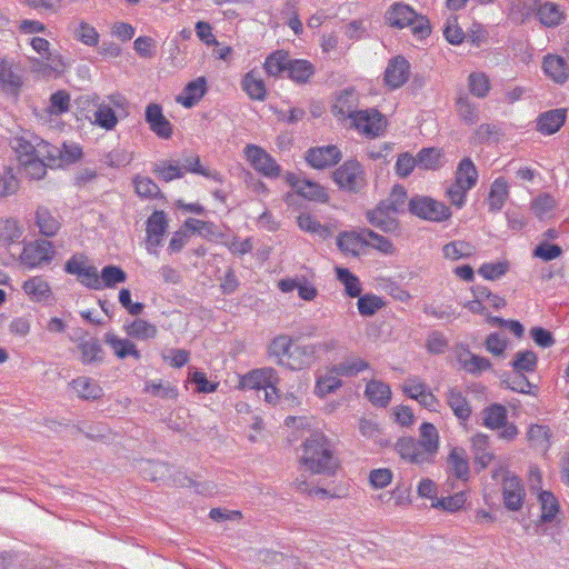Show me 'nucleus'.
Wrapping results in <instances>:
<instances>
[{"label":"nucleus","mask_w":569,"mask_h":569,"mask_svg":"<svg viewBox=\"0 0 569 569\" xmlns=\"http://www.w3.org/2000/svg\"><path fill=\"white\" fill-rule=\"evenodd\" d=\"M300 461L307 470L317 475L332 476L339 468L332 445L322 432H313L303 441Z\"/></svg>","instance_id":"nucleus-1"},{"label":"nucleus","mask_w":569,"mask_h":569,"mask_svg":"<svg viewBox=\"0 0 569 569\" xmlns=\"http://www.w3.org/2000/svg\"><path fill=\"white\" fill-rule=\"evenodd\" d=\"M386 20L390 27L403 29L411 27L412 33L423 39L430 34L429 20L416 13L408 4L396 2L386 12Z\"/></svg>","instance_id":"nucleus-2"},{"label":"nucleus","mask_w":569,"mask_h":569,"mask_svg":"<svg viewBox=\"0 0 569 569\" xmlns=\"http://www.w3.org/2000/svg\"><path fill=\"white\" fill-rule=\"evenodd\" d=\"M408 209L413 216L431 222H443L451 217L448 206L428 196L412 197L409 200Z\"/></svg>","instance_id":"nucleus-3"},{"label":"nucleus","mask_w":569,"mask_h":569,"mask_svg":"<svg viewBox=\"0 0 569 569\" xmlns=\"http://www.w3.org/2000/svg\"><path fill=\"white\" fill-rule=\"evenodd\" d=\"M499 477H502V493L506 508L512 511L520 510L526 495L521 479L503 468L493 471L492 478L497 480Z\"/></svg>","instance_id":"nucleus-4"},{"label":"nucleus","mask_w":569,"mask_h":569,"mask_svg":"<svg viewBox=\"0 0 569 569\" xmlns=\"http://www.w3.org/2000/svg\"><path fill=\"white\" fill-rule=\"evenodd\" d=\"M23 87V69L13 59L0 57V91L18 98Z\"/></svg>","instance_id":"nucleus-5"},{"label":"nucleus","mask_w":569,"mask_h":569,"mask_svg":"<svg viewBox=\"0 0 569 569\" xmlns=\"http://www.w3.org/2000/svg\"><path fill=\"white\" fill-rule=\"evenodd\" d=\"M351 124L359 133L372 139L385 132L387 119L377 109H365L353 114Z\"/></svg>","instance_id":"nucleus-6"},{"label":"nucleus","mask_w":569,"mask_h":569,"mask_svg":"<svg viewBox=\"0 0 569 569\" xmlns=\"http://www.w3.org/2000/svg\"><path fill=\"white\" fill-rule=\"evenodd\" d=\"M335 182L347 191L357 192L366 184L365 172L360 162L346 161L333 172Z\"/></svg>","instance_id":"nucleus-7"},{"label":"nucleus","mask_w":569,"mask_h":569,"mask_svg":"<svg viewBox=\"0 0 569 569\" xmlns=\"http://www.w3.org/2000/svg\"><path fill=\"white\" fill-rule=\"evenodd\" d=\"M54 256L52 242L39 239L24 244L20 254V261L26 267L33 269L42 263H49Z\"/></svg>","instance_id":"nucleus-8"},{"label":"nucleus","mask_w":569,"mask_h":569,"mask_svg":"<svg viewBox=\"0 0 569 569\" xmlns=\"http://www.w3.org/2000/svg\"><path fill=\"white\" fill-rule=\"evenodd\" d=\"M244 156L252 168L267 178H278L281 168L266 150L256 144H248L244 148Z\"/></svg>","instance_id":"nucleus-9"},{"label":"nucleus","mask_w":569,"mask_h":569,"mask_svg":"<svg viewBox=\"0 0 569 569\" xmlns=\"http://www.w3.org/2000/svg\"><path fill=\"white\" fill-rule=\"evenodd\" d=\"M286 179L296 192L306 199L318 202H327L329 199L326 189L321 184L311 181L301 174L288 173Z\"/></svg>","instance_id":"nucleus-10"},{"label":"nucleus","mask_w":569,"mask_h":569,"mask_svg":"<svg viewBox=\"0 0 569 569\" xmlns=\"http://www.w3.org/2000/svg\"><path fill=\"white\" fill-rule=\"evenodd\" d=\"M168 228L167 216L163 211H154L147 220V242L149 253L158 256L157 248L161 246Z\"/></svg>","instance_id":"nucleus-11"},{"label":"nucleus","mask_w":569,"mask_h":569,"mask_svg":"<svg viewBox=\"0 0 569 569\" xmlns=\"http://www.w3.org/2000/svg\"><path fill=\"white\" fill-rule=\"evenodd\" d=\"M399 456L413 465L431 463L432 458L426 452L422 443L412 437L400 438L395 445Z\"/></svg>","instance_id":"nucleus-12"},{"label":"nucleus","mask_w":569,"mask_h":569,"mask_svg":"<svg viewBox=\"0 0 569 569\" xmlns=\"http://www.w3.org/2000/svg\"><path fill=\"white\" fill-rule=\"evenodd\" d=\"M77 350L80 355L79 360L83 366H100L104 361L106 352L100 341L94 337L78 339Z\"/></svg>","instance_id":"nucleus-13"},{"label":"nucleus","mask_w":569,"mask_h":569,"mask_svg":"<svg viewBox=\"0 0 569 569\" xmlns=\"http://www.w3.org/2000/svg\"><path fill=\"white\" fill-rule=\"evenodd\" d=\"M306 160L312 168L325 169L337 164L341 160V152L333 144L316 147L307 151Z\"/></svg>","instance_id":"nucleus-14"},{"label":"nucleus","mask_w":569,"mask_h":569,"mask_svg":"<svg viewBox=\"0 0 569 569\" xmlns=\"http://www.w3.org/2000/svg\"><path fill=\"white\" fill-rule=\"evenodd\" d=\"M279 381L278 372L271 367H264L246 373L240 380V386L243 389L261 390L271 387L272 383H279Z\"/></svg>","instance_id":"nucleus-15"},{"label":"nucleus","mask_w":569,"mask_h":569,"mask_svg":"<svg viewBox=\"0 0 569 569\" xmlns=\"http://www.w3.org/2000/svg\"><path fill=\"white\" fill-rule=\"evenodd\" d=\"M146 121L150 130L161 139H170L173 128L170 121L163 116L162 108L158 103H149L146 108Z\"/></svg>","instance_id":"nucleus-16"},{"label":"nucleus","mask_w":569,"mask_h":569,"mask_svg":"<svg viewBox=\"0 0 569 569\" xmlns=\"http://www.w3.org/2000/svg\"><path fill=\"white\" fill-rule=\"evenodd\" d=\"M410 64L403 57L392 58L385 71V82L390 89L402 87L409 79Z\"/></svg>","instance_id":"nucleus-17"},{"label":"nucleus","mask_w":569,"mask_h":569,"mask_svg":"<svg viewBox=\"0 0 569 569\" xmlns=\"http://www.w3.org/2000/svg\"><path fill=\"white\" fill-rule=\"evenodd\" d=\"M445 400L447 406L452 410L455 417L461 422L466 423L472 413L471 406L467 400L460 388L450 387L445 392Z\"/></svg>","instance_id":"nucleus-18"},{"label":"nucleus","mask_w":569,"mask_h":569,"mask_svg":"<svg viewBox=\"0 0 569 569\" xmlns=\"http://www.w3.org/2000/svg\"><path fill=\"white\" fill-rule=\"evenodd\" d=\"M397 213L391 211L383 201L367 212L369 223L383 232H392L397 230L399 223L396 219Z\"/></svg>","instance_id":"nucleus-19"},{"label":"nucleus","mask_w":569,"mask_h":569,"mask_svg":"<svg viewBox=\"0 0 569 569\" xmlns=\"http://www.w3.org/2000/svg\"><path fill=\"white\" fill-rule=\"evenodd\" d=\"M318 360L313 343L293 345L290 352V361L286 362V368L290 370H302L310 368Z\"/></svg>","instance_id":"nucleus-20"},{"label":"nucleus","mask_w":569,"mask_h":569,"mask_svg":"<svg viewBox=\"0 0 569 569\" xmlns=\"http://www.w3.org/2000/svg\"><path fill=\"white\" fill-rule=\"evenodd\" d=\"M567 119V110L563 108L551 109L539 114L537 118V130L550 136L560 130Z\"/></svg>","instance_id":"nucleus-21"},{"label":"nucleus","mask_w":569,"mask_h":569,"mask_svg":"<svg viewBox=\"0 0 569 569\" xmlns=\"http://www.w3.org/2000/svg\"><path fill=\"white\" fill-rule=\"evenodd\" d=\"M510 194L509 183L503 177L496 178L491 186L486 199L490 212H499Z\"/></svg>","instance_id":"nucleus-22"},{"label":"nucleus","mask_w":569,"mask_h":569,"mask_svg":"<svg viewBox=\"0 0 569 569\" xmlns=\"http://www.w3.org/2000/svg\"><path fill=\"white\" fill-rule=\"evenodd\" d=\"M293 339L287 335H279L272 339L268 346V356L274 359L278 366L286 367V362L290 361V352L292 351Z\"/></svg>","instance_id":"nucleus-23"},{"label":"nucleus","mask_w":569,"mask_h":569,"mask_svg":"<svg viewBox=\"0 0 569 569\" xmlns=\"http://www.w3.org/2000/svg\"><path fill=\"white\" fill-rule=\"evenodd\" d=\"M23 232L24 228L17 219L0 218V248L20 242Z\"/></svg>","instance_id":"nucleus-24"},{"label":"nucleus","mask_w":569,"mask_h":569,"mask_svg":"<svg viewBox=\"0 0 569 569\" xmlns=\"http://www.w3.org/2000/svg\"><path fill=\"white\" fill-rule=\"evenodd\" d=\"M449 472L459 480L467 481L470 476L469 460L463 448L455 447L448 456Z\"/></svg>","instance_id":"nucleus-25"},{"label":"nucleus","mask_w":569,"mask_h":569,"mask_svg":"<svg viewBox=\"0 0 569 569\" xmlns=\"http://www.w3.org/2000/svg\"><path fill=\"white\" fill-rule=\"evenodd\" d=\"M207 92V80L204 77H199L190 81L183 89L182 93L178 96L177 101L186 108L193 107Z\"/></svg>","instance_id":"nucleus-26"},{"label":"nucleus","mask_w":569,"mask_h":569,"mask_svg":"<svg viewBox=\"0 0 569 569\" xmlns=\"http://www.w3.org/2000/svg\"><path fill=\"white\" fill-rule=\"evenodd\" d=\"M104 342L108 346H110V348L113 350V353L119 359H124L129 356L133 357L136 360H139L141 358L140 351L138 350L137 346L127 338H119L113 333H106Z\"/></svg>","instance_id":"nucleus-27"},{"label":"nucleus","mask_w":569,"mask_h":569,"mask_svg":"<svg viewBox=\"0 0 569 569\" xmlns=\"http://www.w3.org/2000/svg\"><path fill=\"white\" fill-rule=\"evenodd\" d=\"M78 397L84 400H97L103 396L101 386L90 377H78L70 382Z\"/></svg>","instance_id":"nucleus-28"},{"label":"nucleus","mask_w":569,"mask_h":569,"mask_svg":"<svg viewBox=\"0 0 569 569\" xmlns=\"http://www.w3.org/2000/svg\"><path fill=\"white\" fill-rule=\"evenodd\" d=\"M315 66L305 59H291L288 64V78L298 84H306L313 77Z\"/></svg>","instance_id":"nucleus-29"},{"label":"nucleus","mask_w":569,"mask_h":569,"mask_svg":"<svg viewBox=\"0 0 569 569\" xmlns=\"http://www.w3.org/2000/svg\"><path fill=\"white\" fill-rule=\"evenodd\" d=\"M471 449L475 462L481 469L487 468L495 457L489 448V437L485 433L479 432L471 438Z\"/></svg>","instance_id":"nucleus-30"},{"label":"nucleus","mask_w":569,"mask_h":569,"mask_svg":"<svg viewBox=\"0 0 569 569\" xmlns=\"http://www.w3.org/2000/svg\"><path fill=\"white\" fill-rule=\"evenodd\" d=\"M537 17L541 24L547 28H552L562 23L565 20V12L557 3L546 1L543 3H539L537 8Z\"/></svg>","instance_id":"nucleus-31"},{"label":"nucleus","mask_w":569,"mask_h":569,"mask_svg":"<svg viewBox=\"0 0 569 569\" xmlns=\"http://www.w3.org/2000/svg\"><path fill=\"white\" fill-rule=\"evenodd\" d=\"M542 68L545 73L557 83H565L569 77L567 62L559 56L545 57Z\"/></svg>","instance_id":"nucleus-32"},{"label":"nucleus","mask_w":569,"mask_h":569,"mask_svg":"<svg viewBox=\"0 0 569 569\" xmlns=\"http://www.w3.org/2000/svg\"><path fill=\"white\" fill-rule=\"evenodd\" d=\"M482 426L490 430H499L508 419L507 408L500 403H492L481 410Z\"/></svg>","instance_id":"nucleus-33"},{"label":"nucleus","mask_w":569,"mask_h":569,"mask_svg":"<svg viewBox=\"0 0 569 569\" xmlns=\"http://www.w3.org/2000/svg\"><path fill=\"white\" fill-rule=\"evenodd\" d=\"M365 393L369 401L376 407L386 408L390 402V387L382 381H369L366 386Z\"/></svg>","instance_id":"nucleus-34"},{"label":"nucleus","mask_w":569,"mask_h":569,"mask_svg":"<svg viewBox=\"0 0 569 569\" xmlns=\"http://www.w3.org/2000/svg\"><path fill=\"white\" fill-rule=\"evenodd\" d=\"M358 101L356 94L352 91H343L340 93L335 104L332 106L333 113L340 119H350L352 121L353 114H356L359 110H357Z\"/></svg>","instance_id":"nucleus-35"},{"label":"nucleus","mask_w":569,"mask_h":569,"mask_svg":"<svg viewBox=\"0 0 569 569\" xmlns=\"http://www.w3.org/2000/svg\"><path fill=\"white\" fill-rule=\"evenodd\" d=\"M478 181V170L470 158H463L455 172V182L471 190Z\"/></svg>","instance_id":"nucleus-36"},{"label":"nucleus","mask_w":569,"mask_h":569,"mask_svg":"<svg viewBox=\"0 0 569 569\" xmlns=\"http://www.w3.org/2000/svg\"><path fill=\"white\" fill-rule=\"evenodd\" d=\"M123 329L129 337L138 340L153 339L158 333V329L153 323L141 318L126 323Z\"/></svg>","instance_id":"nucleus-37"},{"label":"nucleus","mask_w":569,"mask_h":569,"mask_svg":"<svg viewBox=\"0 0 569 569\" xmlns=\"http://www.w3.org/2000/svg\"><path fill=\"white\" fill-rule=\"evenodd\" d=\"M22 288L34 301H47L52 297L49 283L40 276L32 277L24 281Z\"/></svg>","instance_id":"nucleus-38"},{"label":"nucleus","mask_w":569,"mask_h":569,"mask_svg":"<svg viewBox=\"0 0 569 569\" xmlns=\"http://www.w3.org/2000/svg\"><path fill=\"white\" fill-rule=\"evenodd\" d=\"M30 46L32 49L38 52L42 59L46 60L43 63L44 68H49L50 70L58 71L63 67L60 57L53 56L50 51V42L40 37H33L30 40Z\"/></svg>","instance_id":"nucleus-39"},{"label":"nucleus","mask_w":569,"mask_h":569,"mask_svg":"<svg viewBox=\"0 0 569 569\" xmlns=\"http://www.w3.org/2000/svg\"><path fill=\"white\" fill-rule=\"evenodd\" d=\"M36 224L39 231L47 237H53L61 227L60 221L43 206L38 207L36 211Z\"/></svg>","instance_id":"nucleus-40"},{"label":"nucleus","mask_w":569,"mask_h":569,"mask_svg":"<svg viewBox=\"0 0 569 569\" xmlns=\"http://www.w3.org/2000/svg\"><path fill=\"white\" fill-rule=\"evenodd\" d=\"M420 438L417 441L422 443L426 452L435 460L439 450V433L437 428L429 422H423L420 426Z\"/></svg>","instance_id":"nucleus-41"},{"label":"nucleus","mask_w":569,"mask_h":569,"mask_svg":"<svg viewBox=\"0 0 569 569\" xmlns=\"http://www.w3.org/2000/svg\"><path fill=\"white\" fill-rule=\"evenodd\" d=\"M418 166L426 170H438L443 167V151L439 148H423L417 153Z\"/></svg>","instance_id":"nucleus-42"},{"label":"nucleus","mask_w":569,"mask_h":569,"mask_svg":"<svg viewBox=\"0 0 569 569\" xmlns=\"http://www.w3.org/2000/svg\"><path fill=\"white\" fill-rule=\"evenodd\" d=\"M369 363L359 357H349L332 366V372L341 377H355L358 373L367 370Z\"/></svg>","instance_id":"nucleus-43"},{"label":"nucleus","mask_w":569,"mask_h":569,"mask_svg":"<svg viewBox=\"0 0 569 569\" xmlns=\"http://www.w3.org/2000/svg\"><path fill=\"white\" fill-rule=\"evenodd\" d=\"M475 252V246L463 240L451 241L442 247L443 257L452 261L470 258Z\"/></svg>","instance_id":"nucleus-44"},{"label":"nucleus","mask_w":569,"mask_h":569,"mask_svg":"<svg viewBox=\"0 0 569 569\" xmlns=\"http://www.w3.org/2000/svg\"><path fill=\"white\" fill-rule=\"evenodd\" d=\"M340 377V375L332 372V368L327 373L319 376L316 381L315 393L320 398H325L336 392L342 386Z\"/></svg>","instance_id":"nucleus-45"},{"label":"nucleus","mask_w":569,"mask_h":569,"mask_svg":"<svg viewBox=\"0 0 569 569\" xmlns=\"http://www.w3.org/2000/svg\"><path fill=\"white\" fill-rule=\"evenodd\" d=\"M290 56L287 51L278 50L269 54L264 61V70L269 76L277 77L287 72Z\"/></svg>","instance_id":"nucleus-46"},{"label":"nucleus","mask_w":569,"mask_h":569,"mask_svg":"<svg viewBox=\"0 0 569 569\" xmlns=\"http://www.w3.org/2000/svg\"><path fill=\"white\" fill-rule=\"evenodd\" d=\"M242 89L253 100L263 101L266 99L267 89L264 82L254 71H250L243 77Z\"/></svg>","instance_id":"nucleus-47"},{"label":"nucleus","mask_w":569,"mask_h":569,"mask_svg":"<svg viewBox=\"0 0 569 569\" xmlns=\"http://www.w3.org/2000/svg\"><path fill=\"white\" fill-rule=\"evenodd\" d=\"M537 363L538 357L533 351L522 350L515 355L511 367L517 373L523 375L525 372H535L537 369Z\"/></svg>","instance_id":"nucleus-48"},{"label":"nucleus","mask_w":569,"mask_h":569,"mask_svg":"<svg viewBox=\"0 0 569 569\" xmlns=\"http://www.w3.org/2000/svg\"><path fill=\"white\" fill-rule=\"evenodd\" d=\"M133 186L137 194L144 199H160L162 193L158 184L149 177L136 176L133 178Z\"/></svg>","instance_id":"nucleus-49"},{"label":"nucleus","mask_w":569,"mask_h":569,"mask_svg":"<svg viewBox=\"0 0 569 569\" xmlns=\"http://www.w3.org/2000/svg\"><path fill=\"white\" fill-rule=\"evenodd\" d=\"M456 109L460 120L468 124L473 126L479 120V112L473 102L467 96H460L456 101Z\"/></svg>","instance_id":"nucleus-50"},{"label":"nucleus","mask_w":569,"mask_h":569,"mask_svg":"<svg viewBox=\"0 0 569 569\" xmlns=\"http://www.w3.org/2000/svg\"><path fill=\"white\" fill-rule=\"evenodd\" d=\"M93 117L92 123L104 130H112L118 124V118L109 103H99Z\"/></svg>","instance_id":"nucleus-51"},{"label":"nucleus","mask_w":569,"mask_h":569,"mask_svg":"<svg viewBox=\"0 0 569 569\" xmlns=\"http://www.w3.org/2000/svg\"><path fill=\"white\" fill-rule=\"evenodd\" d=\"M337 279L343 284L346 293L356 298L361 293V283L359 278L353 274L349 269L342 267H336Z\"/></svg>","instance_id":"nucleus-52"},{"label":"nucleus","mask_w":569,"mask_h":569,"mask_svg":"<svg viewBox=\"0 0 569 569\" xmlns=\"http://www.w3.org/2000/svg\"><path fill=\"white\" fill-rule=\"evenodd\" d=\"M365 242H367V238L363 236V230L359 233L343 232L338 237L337 246L341 251L356 256Z\"/></svg>","instance_id":"nucleus-53"},{"label":"nucleus","mask_w":569,"mask_h":569,"mask_svg":"<svg viewBox=\"0 0 569 569\" xmlns=\"http://www.w3.org/2000/svg\"><path fill=\"white\" fill-rule=\"evenodd\" d=\"M298 226L302 231L316 234L322 239L328 238L331 232L327 226L321 224L310 213H301L297 219Z\"/></svg>","instance_id":"nucleus-54"},{"label":"nucleus","mask_w":569,"mask_h":569,"mask_svg":"<svg viewBox=\"0 0 569 569\" xmlns=\"http://www.w3.org/2000/svg\"><path fill=\"white\" fill-rule=\"evenodd\" d=\"M152 172L164 182H170L183 177L182 168L168 160L156 162L152 167Z\"/></svg>","instance_id":"nucleus-55"},{"label":"nucleus","mask_w":569,"mask_h":569,"mask_svg":"<svg viewBox=\"0 0 569 569\" xmlns=\"http://www.w3.org/2000/svg\"><path fill=\"white\" fill-rule=\"evenodd\" d=\"M37 157L43 159L50 168L61 167V149L46 141L37 143Z\"/></svg>","instance_id":"nucleus-56"},{"label":"nucleus","mask_w":569,"mask_h":569,"mask_svg":"<svg viewBox=\"0 0 569 569\" xmlns=\"http://www.w3.org/2000/svg\"><path fill=\"white\" fill-rule=\"evenodd\" d=\"M180 167L182 168L183 172L187 171V172L198 173L206 178L213 179L214 181H218V182L222 181V177L218 171H211L201 166L199 156L186 158Z\"/></svg>","instance_id":"nucleus-57"},{"label":"nucleus","mask_w":569,"mask_h":569,"mask_svg":"<svg viewBox=\"0 0 569 569\" xmlns=\"http://www.w3.org/2000/svg\"><path fill=\"white\" fill-rule=\"evenodd\" d=\"M557 206L556 199L549 193L536 197L531 202V210L536 217L543 219L549 216Z\"/></svg>","instance_id":"nucleus-58"},{"label":"nucleus","mask_w":569,"mask_h":569,"mask_svg":"<svg viewBox=\"0 0 569 569\" xmlns=\"http://www.w3.org/2000/svg\"><path fill=\"white\" fill-rule=\"evenodd\" d=\"M469 91L477 98H485L490 90L489 78L483 72H472L468 77Z\"/></svg>","instance_id":"nucleus-59"},{"label":"nucleus","mask_w":569,"mask_h":569,"mask_svg":"<svg viewBox=\"0 0 569 569\" xmlns=\"http://www.w3.org/2000/svg\"><path fill=\"white\" fill-rule=\"evenodd\" d=\"M126 280L127 273L120 267L109 264L101 270V289L103 287L113 288L117 283L124 282Z\"/></svg>","instance_id":"nucleus-60"},{"label":"nucleus","mask_w":569,"mask_h":569,"mask_svg":"<svg viewBox=\"0 0 569 569\" xmlns=\"http://www.w3.org/2000/svg\"><path fill=\"white\" fill-rule=\"evenodd\" d=\"M539 501L541 505V520L545 522L552 521L559 510L556 497L550 491H541Z\"/></svg>","instance_id":"nucleus-61"},{"label":"nucleus","mask_w":569,"mask_h":569,"mask_svg":"<svg viewBox=\"0 0 569 569\" xmlns=\"http://www.w3.org/2000/svg\"><path fill=\"white\" fill-rule=\"evenodd\" d=\"M363 236L367 238V242H365V244H368L385 254L393 253L395 247L388 238L378 234L370 229H363Z\"/></svg>","instance_id":"nucleus-62"},{"label":"nucleus","mask_w":569,"mask_h":569,"mask_svg":"<svg viewBox=\"0 0 569 569\" xmlns=\"http://www.w3.org/2000/svg\"><path fill=\"white\" fill-rule=\"evenodd\" d=\"M10 143L20 162L24 159L37 156V144L23 136L14 137Z\"/></svg>","instance_id":"nucleus-63"},{"label":"nucleus","mask_w":569,"mask_h":569,"mask_svg":"<svg viewBox=\"0 0 569 569\" xmlns=\"http://www.w3.org/2000/svg\"><path fill=\"white\" fill-rule=\"evenodd\" d=\"M383 305V300L376 295L359 296L357 302L359 313L365 317L373 316Z\"/></svg>","instance_id":"nucleus-64"}]
</instances>
